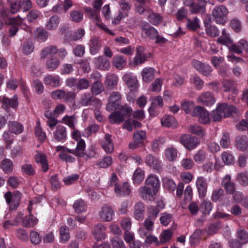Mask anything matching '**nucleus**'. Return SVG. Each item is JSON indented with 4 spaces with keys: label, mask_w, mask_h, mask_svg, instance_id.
Instances as JSON below:
<instances>
[{
    "label": "nucleus",
    "mask_w": 248,
    "mask_h": 248,
    "mask_svg": "<svg viewBox=\"0 0 248 248\" xmlns=\"http://www.w3.org/2000/svg\"><path fill=\"white\" fill-rule=\"evenodd\" d=\"M228 13V10L225 6L219 5L214 8L212 12V15L217 23L224 24L226 21V16Z\"/></svg>",
    "instance_id": "1"
},
{
    "label": "nucleus",
    "mask_w": 248,
    "mask_h": 248,
    "mask_svg": "<svg viewBox=\"0 0 248 248\" xmlns=\"http://www.w3.org/2000/svg\"><path fill=\"white\" fill-rule=\"evenodd\" d=\"M182 144L189 150L194 149L200 142V140L189 134H184L179 139Z\"/></svg>",
    "instance_id": "2"
},
{
    "label": "nucleus",
    "mask_w": 248,
    "mask_h": 248,
    "mask_svg": "<svg viewBox=\"0 0 248 248\" xmlns=\"http://www.w3.org/2000/svg\"><path fill=\"white\" fill-rule=\"evenodd\" d=\"M191 115L193 117H198V121L200 123L206 124L210 122L209 113L202 107L198 106L195 107L192 110Z\"/></svg>",
    "instance_id": "3"
},
{
    "label": "nucleus",
    "mask_w": 248,
    "mask_h": 248,
    "mask_svg": "<svg viewBox=\"0 0 248 248\" xmlns=\"http://www.w3.org/2000/svg\"><path fill=\"white\" fill-rule=\"evenodd\" d=\"M119 3L120 5L119 14L113 21L115 24H118L122 18L128 16V11L131 7L130 0H120Z\"/></svg>",
    "instance_id": "4"
},
{
    "label": "nucleus",
    "mask_w": 248,
    "mask_h": 248,
    "mask_svg": "<svg viewBox=\"0 0 248 248\" xmlns=\"http://www.w3.org/2000/svg\"><path fill=\"white\" fill-rule=\"evenodd\" d=\"M80 104L83 106H93L99 107L101 106L100 100L94 97L91 93H85L82 94L80 98Z\"/></svg>",
    "instance_id": "5"
},
{
    "label": "nucleus",
    "mask_w": 248,
    "mask_h": 248,
    "mask_svg": "<svg viewBox=\"0 0 248 248\" xmlns=\"http://www.w3.org/2000/svg\"><path fill=\"white\" fill-rule=\"evenodd\" d=\"M85 146V141H80L77 145L75 149H69L63 146H58L56 147V151H62V152H67L75 155V156H83L82 151Z\"/></svg>",
    "instance_id": "6"
},
{
    "label": "nucleus",
    "mask_w": 248,
    "mask_h": 248,
    "mask_svg": "<svg viewBox=\"0 0 248 248\" xmlns=\"http://www.w3.org/2000/svg\"><path fill=\"white\" fill-rule=\"evenodd\" d=\"M99 218L102 221H110L114 215V211L110 206L104 204L98 212Z\"/></svg>",
    "instance_id": "7"
},
{
    "label": "nucleus",
    "mask_w": 248,
    "mask_h": 248,
    "mask_svg": "<svg viewBox=\"0 0 248 248\" xmlns=\"http://www.w3.org/2000/svg\"><path fill=\"white\" fill-rule=\"evenodd\" d=\"M192 65L194 68L206 77L211 75L213 69L209 64L202 63L197 60H193Z\"/></svg>",
    "instance_id": "8"
},
{
    "label": "nucleus",
    "mask_w": 248,
    "mask_h": 248,
    "mask_svg": "<svg viewBox=\"0 0 248 248\" xmlns=\"http://www.w3.org/2000/svg\"><path fill=\"white\" fill-rule=\"evenodd\" d=\"M196 186L199 197L204 198L206 195L207 191L208 182L207 179L203 176L198 177L196 182Z\"/></svg>",
    "instance_id": "9"
},
{
    "label": "nucleus",
    "mask_w": 248,
    "mask_h": 248,
    "mask_svg": "<svg viewBox=\"0 0 248 248\" xmlns=\"http://www.w3.org/2000/svg\"><path fill=\"white\" fill-rule=\"evenodd\" d=\"M156 193V191L146 185L141 186L139 189L140 197L142 199L148 201H153Z\"/></svg>",
    "instance_id": "10"
},
{
    "label": "nucleus",
    "mask_w": 248,
    "mask_h": 248,
    "mask_svg": "<svg viewBox=\"0 0 248 248\" xmlns=\"http://www.w3.org/2000/svg\"><path fill=\"white\" fill-rule=\"evenodd\" d=\"M123 80L125 82L127 87L131 89V92L127 94V98L132 94V92L135 91L138 87V82L136 77L131 74H126L123 77Z\"/></svg>",
    "instance_id": "11"
},
{
    "label": "nucleus",
    "mask_w": 248,
    "mask_h": 248,
    "mask_svg": "<svg viewBox=\"0 0 248 248\" xmlns=\"http://www.w3.org/2000/svg\"><path fill=\"white\" fill-rule=\"evenodd\" d=\"M198 102L206 106H211L215 103L214 94L210 92L202 93L198 98Z\"/></svg>",
    "instance_id": "12"
},
{
    "label": "nucleus",
    "mask_w": 248,
    "mask_h": 248,
    "mask_svg": "<svg viewBox=\"0 0 248 248\" xmlns=\"http://www.w3.org/2000/svg\"><path fill=\"white\" fill-rule=\"evenodd\" d=\"M140 28L142 33H144L146 37H148L151 39H155L157 33H158L157 30L147 22H143Z\"/></svg>",
    "instance_id": "13"
},
{
    "label": "nucleus",
    "mask_w": 248,
    "mask_h": 248,
    "mask_svg": "<svg viewBox=\"0 0 248 248\" xmlns=\"http://www.w3.org/2000/svg\"><path fill=\"white\" fill-rule=\"evenodd\" d=\"M66 128L63 125H58L53 132V138L58 142H63L67 139Z\"/></svg>",
    "instance_id": "14"
},
{
    "label": "nucleus",
    "mask_w": 248,
    "mask_h": 248,
    "mask_svg": "<svg viewBox=\"0 0 248 248\" xmlns=\"http://www.w3.org/2000/svg\"><path fill=\"white\" fill-rule=\"evenodd\" d=\"M32 202L30 201L28 207V210L29 212L30 215L25 216L22 219L23 226L26 228L33 227L37 222V219L34 218L33 215L31 214L32 209Z\"/></svg>",
    "instance_id": "15"
},
{
    "label": "nucleus",
    "mask_w": 248,
    "mask_h": 248,
    "mask_svg": "<svg viewBox=\"0 0 248 248\" xmlns=\"http://www.w3.org/2000/svg\"><path fill=\"white\" fill-rule=\"evenodd\" d=\"M106 227L103 224L99 223L96 224L92 231L94 238L98 241L104 240L106 237Z\"/></svg>",
    "instance_id": "16"
},
{
    "label": "nucleus",
    "mask_w": 248,
    "mask_h": 248,
    "mask_svg": "<svg viewBox=\"0 0 248 248\" xmlns=\"http://www.w3.org/2000/svg\"><path fill=\"white\" fill-rule=\"evenodd\" d=\"M146 164L153 168L154 170L159 171L161 170V161L158 158L155 156L151 154L148 155L145 158Z\"/></svg>",
    "instance_id": "17"
},
{
    "label": "nucleus",
    "mask_w": 248,
    "mask_h": 248,
    "mask_svg": "<svg viewBox=\"0 0 248 248\" xmlns=\"http://www.w3.org/2000/svg\"><path fill=\"white\" fill-rule=\"evenodd\" d=\"M118 81V77L114 74L110 73L106 76L104 84L107 89L113 90L117 86Z\"/></svg>",
    "instance_id": "18"
},
{
    "label": "nucleus",
    "mask_w": 248,
    "mask_h": 248,
    "mask_svg": "<svg viewBox=\"0 0 248 248\" xmlns=\"http://www.w3.org/2000/svg\"><path fill=\"white\" fill-rule=\"evenodd\" d=\"M111 137V135L106 134L101 142L102 148L106 153L108 154L111 153L114 150V145Z\"/></svg>",
    "instance_id": "19"
},
{
    "label": "nucleus",
    "mask_w": 248,
    "mask_h": 248,
    "mask_svg": "<svg viewBox=\"0 0 248 248\" xmlns=\"http://www.w3.org/2000/svg\"><path fill=\"white\" fill-rule=\"evenodd\" d=\"M147 60V56L145 53V49L141 46L136 48V52L134 59V64L136 65L141 64Z\"/></svg>",
    "instance_id": "20"
},
{
    "label": "nucleus",
    "mask_w": 248,
    "mask_h": 248,
    "mask_svg": "<svg viewBox=\"0 0 248 248\" xmlns=\"http://www.w3.org/2000/svg\"><path fill=\"white\" fill-rule=\"evenodd\" d=\"M221 185L225 190L227 193L232 194L235 191V186L233 182L231 181V177L226 175L222 180Z\"/></svg>",
    "instance_id": "21"
},
{
    "label": "nucleus",
    "mask_w": 248,
    "mask_h": 248,
    "mask_svg": "<svg viewBox=\"0 0 248 248\" xmlns=\"http://www.w3.org/2000/svg\"><path fill=\"white\" fill-rule=\"evenodd\" d=\"M36 162L40 165L42 170L46 172L48 169V163L46 159V155L41 152L37 151L35 156Z\"/></svg>",
    "instance_id": "22"
},
{
    "label": "nucleus",
    "mask_w": 248,
    "mask_h": 248,
    "mask_svg": "<svg viewBox=\"0 0 248 248\" xmlns=\"http://www.w3.org/2000/svg\"><path fill=\"white\" fill-rule=\"evenodd\" d=\"M1 107L7 110L9 107L16 108L18 106L17 97L14 96L12 98L10 99L6 96H3L1 99Z\"/></svg>",
    "instance_id": "23"
},
{
    "label": "nucleus",
    "mask_w": 248,
    "mask_h": 248,
    "mask_svg": "<svg viewBox=\"0 0 248 248\" xmlns=\"http://www.w3.org/2000/svg\"><path fill=\"white\" fill-rule=\"evenodd\" d=\"M206 1L204 0H198L197 3L195 2L190 6V11L192 14H203L205 12L206 9Z\"/></svg>",
    "instance_id": "24"
},
{
    "label": "nucleus",
    "mask_w": 248,
    "mask_h": 248,
    "mask_svg": "<svg viewBox=\"0 0 248 248\" xmlns=\"http://www.w3.org/2000/svg\"><path fill=\"white\" fill-rule=\"evenodd\" d=\"M94 62L96 67L100 70H107L110 67L109 61L103 56L95 58Z\"/></svg>",
    "instance_id": "25"
},
{
    "label": "nucleus",
    "mask_w": 248,
    "mask_h": 248,
    "mask_svg": "<svg viewBox=\"0 0 248 248\" xmlns=\"http://www.w3.org/2000/svg\"><path fill=\"white\" fill-rule=\"evenodd\" d=\"M235 145L237 149L241 151H245L248 150V138L246 136H241L236 137L235 139Z\"/></svg>",
    "instance_id": "26"
},
{
    "label": "nucleus",
    "mask_w": 248,
    "mask_h": 248,
    "mask_svg": "<svg viewBox=\"0 0 248 248\" xmlns=\"http://www.w3.org/2000/svg\"><path fill=\"white\" fill-rule=\"evenodd\" d=\"M145 185L151 187L152 189L157 192L160 187V182L158 178L153 174L149 175L146 178Z\"/></svg>",
    "instance_id": "27"
},
{
    "label": "nucleus",
    "mask_w": 248,
    "mask_h": 248,
    "mask_svg": "<svg viewBox=\"0 0 248 248\" xmlns=\"http://www.w3.org/2000/svg\"><path fill=\"white\" fill-rule=\"evenodd\" d=\"M61 64L60 60L54 56L48 58L46 62V66L49 71H53L57 69Z\"/></svg>",
    "instance_id": "28"
},
{
    "label": "nucleus",
    "mask_w": 248,
    "mask_h": 248,
    "mask_svg": "<svg viewBox=\"0 0 248 248\" xmlns=\"http://www.w3.org/2000/svg\"><path fill=\"white\" fill-rule=\"evenodd\" d=\"M145 205L141 202L136 203L134 206V217L137 220H142L144 217Z\"/></svg>",
    "instance_id": "29"
},
{
    "label": "nucleus",
    "mask_w": 248,
    "mask_h": 248,
    "mask_svg": "<svg viewBox=\"0 0 248 248\" xmlns=\"http://www.w3.org/2000/svg\"><path fill=\"white\" fill-rule=\"evenodd\" d=\"M8 130L10 133L16 135L21 133L24 129L23 125L16 121H9L8 123Z\"/></svg>",
    "instance_id": "30"
},
{
    "label": "nucleus",
    "mask_w": 248,
    "mask_h": 248,
    "mask_svg": "<svg viewBox=\"0 0 248 248\" xmlns=\"http://www.w3.org/2000/svg\"><path fill=\"white\" fill-rule=\"evenodd\" d=\"M121 99V94L118 92H113L108 98V103L107 106V109L110 110L114 107V104Z\"/></svg>",
    "instance_id": "31"
},
{
    "label": "nucleus",
    "mask_w": 248,
    "mask_h": 248,
    "mask_svg": "<svg viewBox=\"0 0 248 248\" xmlns=\"http://www.w3.org/2000/svg\"><path fill=\"white\" fill-rule=\"evenodd\" d=\"M114 191L118 197L128 196L130 193V186L124 183L122 186H116Z\"/></svg>",
    "instance_id": "32"
},
{
    "label": "nucleus",
    "mask_w": 248,
    "mask_h": 248,
    "mask_svg": "<svg viewBox=\"0 0 248 248\" xmlns=\"http://www.w3.org/2000/svg\"><path fill=\"white\" fill-rule=\"evenodd\" d=\"M102 46L100 39L97 37H93L90 41V51L92 55L96 54Z\"/></svg>",
    "instance_id": "33"
},
{
    "label": "nucleus",
    "mask_w": 248,
    "mask_h": 248,
    "mask_svg": "<svg viewBox=\"0 0 248 248\" xmlns=\"http://www.w3.org/2000/svg\"><path fill=\"white\" fill-rule=\"evenodd\" d=\"M222 111L224 113V117H228L236 113L237 111V108L232 105H227L225 103L219 104Z\"/></svg>",
    "instance_id": "34"
},
{
    "label": "nucleus",
    "mask_w": 248,
    "mask_h": 248,
    "mask_svg": "<svg viewBox=\"0 0 248 248\" xmlns=\"http://www.w3.org/2000/svg\"><path fill=\"white\" fill-rule=\"evenodd\" d=\"M58 49L57 47L53 45H49L44 48L41 53L40 57L42 59L46 58L47 56L55 55L58 53Z\"/></svg>",
    "instance_id": "35"
},
{
    "label": "nucleus",
    "mask_w": 248,
    "mask_h": 248,
    "mask_svg": "<svg viewBox=\"0 0 248 248\" xmlns=\"http://www.w3.org/2000/svg\"><path fill=\"white\" fill-rule=\"evenodd\" d=\"M155 70L151 67H146L141 72L142 79L146 82L152 81L154 78Z\"/></svg>",
    "instance_id": "36"
},
{
    "label": "nucleus",
    "mask_w": 248,
    "mask_h": 248,
    "mask_svg": "<svg viewBox=\"0 0 248 248\" xmlns=\"http://www.w3.org/2000/svg\"><path fill=\"white\" fill-rule=\"evenodd\" d=\"M44 82L46 85L58 87L60 85V78L58 76L48 75L44 78Z\"/></svg>",
    "instance_id": "37"
},
{
    "label": "nucleus",
    "mask_w": 248,
    "mask_h": 248,
    "mask_svg": "<svg viewBox=\"0 0 248 248\" xmlns=\"http://www.w3.org/2000/svg\"><path fill=\"white\" fill-rule=\"evenodd\" d=\"M13 163L8 158H4L0 162V168L5 173H10L13 171Z\"/></svg>",
    "instance_id": "38"
},
{
    "label": "nucleus",
    "mask_w": 248,
    "mask_h": 248,
    "mask_svg": "<svg viewBox=\"0 0 248 248\" xmlns=\"http://www.w3.org/2000/svg\"><path fill=\"white\" fill-rule=\"evenodd\" d=\"M237 242L241 245H244L248 242V233L244 229H239L237 231Z\"/></svg>",
    "instance_id": "39"
},
{
    "label": "nucleus",
    "mask_w": 248,
    "mask_h": 248,
    "mask_svg": "<svg viewBox=\"0 0 248 248\" xmlns=\"http://www.w3.org/2000/svg\"><path fill=\"white\" fill-rule=\"evenodd\" d=\"M24 19L14 18L11 19V23L12 24H15L16 25L19 27L22 30H25L27 32L31 33L32 28L30 26L27 25L24 22Z\"/></svg>",
    "instance_id": "40"
},
{
    "label": "nucleus",
    "mask_w": 248,
    "mask_h": 248,
    "mask_svg": "<svg viewBox=\"0 0 248 248\" xmlns=\"http://www.w3.org/2000/svg\"><path fill=\"white\" fill-rule=\"evenodd\" d=\"M109 122L111 124H119L123 122L124 120L121 113L118 111H114L112 112L108 117Z\"/></svg>",
    "instance_id": "41"
},
{
    "label": "nucleus",
    "mask_w": 248,
    "mask_h": 248,
    "mask_svg": "<svg viewBox=\"0 0 248 248\" xmlns=\"http://www.w3.org/2000/svg\"><path fill=\"white\" fill-rule=\"evenodd\" d=\"M114 66L117 69H123L126 64V58L121 55H116L113 59Z\"/></svg>",
    "instance_id": "42"
},
{
    "label": "nucleus",
    "mask_w": 248,
    "mask_h": 248,
    "mask_svg": "<svg viewBox=\"0 0 248 248\" xmlns=\"http://www.w3.org/2000/svg\"><path fill=\"white\" fill-rule=\"evenodd\" d=\"M60 20V18L57 16H51L46 23V29L48 30H53L56 29L58 26Z\"/></svg>",
    "instance_id": "43"
},
{
    "label": "nucleus",
    "mask_w": 248,
    "mask_h": 248,
    "mask_svg": "<svg viewBox=\"0 0 248 248\" xmlns=\"http://www.w3.org/2000/svg\"><path fill=\"white\" fill-rule=\"evenodd\" d=\"M104 91L103 84L100 81L94 82L91 86V92L92 94L97 95Z\"/></svg>",
    "instance_id": "44"
},
{
    "label": "nucleus",
    "mask_w": 248,
    "mask_h": 248,
    "mask_svg": "<svg viewBox=\"0 0 248 248\" xmlns=\"http://www.w3.org/2000/svg\"><path fill=\"white\" fill-rule=\"evenodd\" d=\"M161 122L162 125L165 127H175L177 125L175 118L170 115L164 116L161 119Z\"/></svg>",
    "instance_id": "45"
},
{
    "label": "nucleus",
    "mask_w": 248,
    "mask_h": 248,
    "mask_svg": "<svg viewBox=\"0 0 248 248\" xmlns=\"http://www.w3.org/2000/svg\"><path fill=\"white\" fill-rule=\"evenodd\" d=\"M144 172L140 168H137L133 175L132 179L134 184H140L143 180Z\"/></svg>",
    "instance_id": "46"
},
{
    "label": "nucleus",
    "mask_w": 248,
    "mask_h": 248,
    "mask_svg": "<svg viewBox=\"0 0 248 248\" xmlns=\"http://www.w3.org/2000/svg\"><path fill=\"white\" fill-rule=\"evenodd\" d=\"M73 208L77 213H80L85 212L87 209V205L82 199L76 201L73 204Z\"/></svg>",
    "instance_id": "47"
},
{
    "label": "nucleus",
    "mask_w": 248,
    "mask_h": 248,
    "mask_svg": "<svg viewBox=\"0 0 248 248\" xmlns=\"http://www.w3.org/2000/svg\"><path fill=\"white\" fill-rule=\"evenodd\" d=\"M165 157L169 161H174L177 156V150L173 147L167 148L165 151Z\"/></svg>",
    "instance_id": "48"
},
{
    "label": "nucleus",
    "mask_w": 248,
    "mask_h": 248,
    "mask_svg": "<svg viewBox=\"0 0 248 248\" xmlns=\"http://www.w3.org/2000/svg\"><path fill=\"white\" fill-rule=\"evenodd\" d=\"M83 13L79 10H73L70 13V19L75 23H79L83 19Z\"/></svg>",
    "instance_id": "49"
},
{
    "label": "nucleus",
    "mask_w": 248,
    "mask_h": 248,
    "mask_svg": "<svg viewBox=\"0 0 248 248\" xmlns=\"http://www.w3.org/2000/svg\"><path fill=\"white\" fill-rule=\"evenodd\" d=\"M149 22L154 26H157L163 21V18L158 14L155 13L149 14L148 16Z\"/></svg>",
    "instance_id": "50"
},
{
    "label": "nucleus",
    "mask_w": 248,
    "mask_h": 248,
    "mask_svg": "<svg viewBox=\"0 0 248 248\" xmlns=\"http://www.w3.org/2000/svg\"><path fill=\"white\" fill-rule=\"evenodd\" d=\"M206 33L211 37H216L219 34V31L216 27L212 26L209 23L204 22Z\"/></svg>",
    "instance_id": "51"
},
{
    "label": "nucleus",
    "mask_w": 248,
    "mask_h": 248,
    "mask_svg": "<svg viewBox=\"0 0 248 248\" xmlns=\"http://www.w3.org/2000/svg\"><path fill=\"white\" fill-rule=\"evenodd\" d=\"M163 186L170 192H173L176 188V185L174 181L168 177L162 179Z\"/></svg>",
    "instance_id": "52"
},
{
    "label": "nucleus",
    "mask_w": 248,
    "mask_h": 248,
    "mask_svg": "<svg viewBox=\"0 0 248 248\" xmlns=\"http://www.w3.org/2000/svg\"><path fill=\"white\" fill-rule=\"evenodd\" d=\"M188 131L191 133L196 135L200 137H203L205 134L203 129L198 125H192L189 126Z\"/></svg>",
    "instance_id": "53"
},
{
    "label": "nucleus",
    "mask_w": 248,
    "mask_h": 248,
    "mask_svg": "<svg viewBox=\"0 0 248 248\" xmlns=\"http://www.w3.org/2000/svg\"><path fill=\"white\" fill-rule=\"evenodd\" d=\"M84 11L89 17L93 20H98L99 12L97 10L93 9L91 7H85Z\"/></svg>",
    "instance_id": "54"
},
{
    "label": "nucleus",
    "mask_w": 248,
    "mask_h": 248,
    "mask_svg": "<svg viewBox=\"0 0 248 248\" xmlns=\"http://www.w3.org/2000/svg\"><path fill=\"white\" fill-rule=\"evenodd\" d=\"M194 103L190 100H185L181 103V108L186 114L191 113V110L194 109Z\"/></svg>",
    "instance_id": "55"
},
{
    "label": "nucleus",
    "mask_w": 248,
    "mask_h": 248,
    "mask_svg": "<svg viewBox=\"0 0 248 248\" xmlns=\"http://www.w3.org/2000/svg\"><path fill=\"white\" fill-rule=\"evenodd\" d=\"M211 117L214 121H219L224 117V113L222 111L219 105L217 106L215 110L212 112Z\"/></svg>",
    "instance_id": "56"
},
{
    "label": "nucleus",
    "mask_w": 248,
    "mask_h": 248,
    "mask_svg": "<svg viewBox=\"0 0 248 248\" xmlns=\"http://www.w3.org/2000/svg\"><path fill=\"white\" fill-rule=\"evenodd\" d=\"M224 196V190L219 187L213 190L211 196V200L213 202H217L220 201L223 196Z\"/></svg>",
    "instance_id": "57"
},
{
    "label": "nucleus",
    "mask_w": 248,
    "mask_h": 248,
    "mask_svg": "<svg viewBox=\"0 0 248 248\" xmlns=\"http://www.w3.org/2000/svg\"><path fill=\"white\" fill-rule=\"evenodd\" d=\"M166 139L164 138H159L154 140L152 144V150L154 152L159 151L161 147L165 143Z\"/></svg>",
    "instance_id": "58"
},
{
    "label": "nucleus",
    "mask_w": 248,
    "mask_h": 248,
    "mask_svg": "<svg viewBox=\"0 0 248 248\" xmlns=\"http://www.w3.org/2000/svg\"><path fill=\"white\" fill-rule=\"evenodd\" d=\"M62 121L63 123L67 125L71 129H75V124L76 120L74 116L66 115L62 118Z\"/></svg>",
    "instance_id": "59"
},
{
    "label": "nucleus",
    "mask_w": 248,
    "mask_h": 248,
    "mask_svg": "<svg viewBox=\"0 0 248 248\" xmlns=\"http://www.w3.org/2000/svg\"><path fill=\"white\" fill-rule=\"evenodd\" d=\"M99 126L97 124H92L86 128L83 132V136L88 138L92 133H95L98 131Z\"/></svg>",
    "instance_id": "60"
},
{
    "label": "nucleus",
    "mask_w": 248,
    "mask_h": 248,
    "mask_svg": "<svg viewBox=\"0 0 248 248\" xmlns=\"http://www.w3.org/2000/svg\"><path fill=\"white\" fill-rule=\"evenodd\" d=\"M29 237L31 242L34 245H38L42 240V237L39 233L33 230L30 232Z\"/></svg>",
    "instance_id": "61"
},
{
    "label": "nucleus",
    "mask_w": 248,
    "mask_h": 248,
    "mask_svg": "<svg viewBox=\"0 0 248 248\" xmlns=\"http://www.w3.org/2000/svg\"><path fill=\"white\" fill-rule=\"evenodd\" d=\"M16 236L20 240L27 242L29 239L28 233L27 231L22 228H18L16 231Z\"/></svg>",
    "instance_id": "62"
},
{
    "label": "nucleus",
    "mask_w": 248,
    "mask_h": 248,
    "mask_svg": "<svg viewBox=\"0 0 248 248\" xmlns=\"http://www.w3.org/2000/svg\"><path fill=\"white\" fill-rule=\"evenodd\" d=\"M199 22V19L197 17H195L192 20L187 19L186 26L190 30L196 31L200 27Z\"/></svg>",
    "instance_id": "63"
},
{
    "label": "nucleus",
    "mask_w": 248,
    "mask_h": 248,
    "mask_svg": "<svg viewBox=\"0 0 248 248\" xmlns=\"http://www.w3.org/2000/svg\"><path fill=\"white\" fill-rule=\"evenodd\" d=\"M221 159L226 165H231L234 162L233 156L232 154L227 152H224L222 153Z\"/></svg>",
    "instance_id": "64"
}]
</instances>
